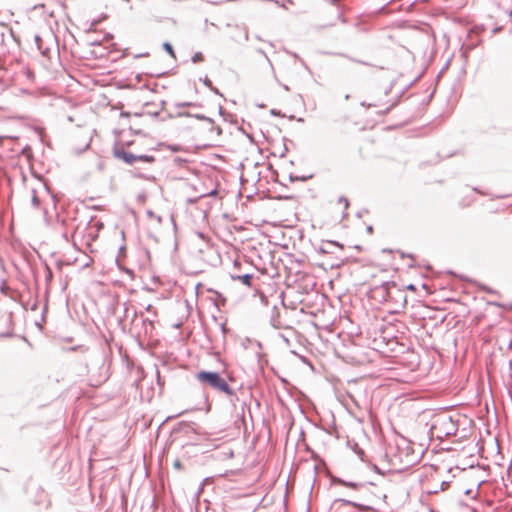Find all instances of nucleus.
<instances>
[{
	"label": "nucleus",
	"instance_id": "obj_13",
	"mask_svg": "<svg viewBox=\"0 0 512 512\" xmlns=\"http://www.w3.org/2000/svg\"><path fill=\"white\" fill-rule=\"evenodd\" d=\"M407 289L411 290V291H415L416 287L413 284H410V285L407 286Z\"/></svg>",
	"mask_w": 512,
	"mask_h": 512
},
{
	"label": "nucleus",
	"instance_id": "obj_6",
	"mask_svg": "<svg viewBox=\"0 0 512 512\" xmlns=\"http://www.w3.org/2000/svg\"><path fill=\"white\" fill-rule=\"evenodd\" d=\"M433 431L439 430L440 432H444V435L448 436L451 434H455L453 430V422L451 417H443L436 421V423L432 426Z\"/></svg>",
	"mask_w": 512,
	"mask_h": 512
},
{
	"label": "nucleus",
	"instance_id": "obj_15",
	"mask_svg": "<svg viewBox=\"0 0 512 512\" xmlns=\"http://www.w3.org/2000/svg\"><path fill=\"white\" fill-rule=\"evenodd\" d=\"M333 244H335L336 246H339L340 248H343L342 245H339V243H336V242H332Z\"/></svg>",
	"mask_w": 512,
	"mask_h": 512
},
{
	"label": "nucleus",
	"instance_id": "obj_8",
	"mask_svg": "<svg viewBox=\"0 0 512 512\" xmlns=\"http://www.w3.org/2000/svg\"><path fill=\"white\" fill-rule=\"evenodd\" d=\"M233 280L242 282L245 286L251 287L253 275L252 274H243V275H232Z\"/></svg>",
	"mask_w": 512,
	"mask_h": 512
},
{
	"label": "nucleus",
	"instance_id": "obj_18",
	"mask_svg": "<svg viewBox=\"0 0 512 512\" xmlns=\"http://www.w3.org/2000/svg\"><path fill=\"white\" fill-rule=\"evenodd\" d=\"M510 310H512V305L510 306Z\"/></svg>",
	"mask_w": 512,
	"mask_h": 512
},
{
	"label": "nucleus",
	"instance_id": "obj_2",
	"mask_svg": "<svg viewBox=\"0 0 512 512\" xmlns=\"http://www.w3.org/2000/svg\"><path fill=\"white\" fill-rule=\"evenodd\" d=\"M196 378L202 382L208 384L210 387L221 391L227 395H232L233 391L228 383L215 372L200 371L197 373Z\"/></svg>",
	"mask_w": 512,
	"mask_h": 512
},
{
	"label": "nucleus",
	"instance_id": "obj_17",
	"mask_svg": "<svg viewBox=\"0 0 512 512\" xmlns=\"http://www.w3.org/2000/svg\"><path fill=\"white\" fill-rule=\"evenodd\" d=\"M403 302H404L403 305H405L406 304V297H404Z\"/></svg>",
	"mask_w": 512,
	"mask_h": 512
},
{
	"label": "nucleus",
	"instance_id": "obj_11",
	"mask_svg": "<svg viewBox=\"0 0 512 512\" xmlns=\"http://www.w3.org/2000/svg\"><path fill=\"white\" fill-rule=\"evenodd\" d=\"M174 467H175L176 469H181V468H182V464H181V462H180L179 460H176V461L174 462Z\"/></svg>",
	"mask_w": 512,
	"mask_h": 512
},
{
	"label": "nucleus",
	"instance_id": "obj_3",
	"mask_svg": "<svg viewBox=\"0 0 512 512\" xmlns=\"http://www.w3.org/2000/svg\"><path fill=\"white\" fill-rule=\"evenodd\" d=\"M404 256L402 253L398 251H386L383 250L378 256H377V264L381 267H383L384 270H399L400 266L397 263L398 259H403Z\"/></svg>",
	"mask_w": 512,
	"mask_h": 512
},
{
	"label": "nucleus",
	"instance_id": "obj_12",
	"mask_svg": "<svg viewBox=\"0 0 512 512\" xmlns=\"http://www.w3.org/2000/svg\"><path fill=\"white\" fill-rule=\"evenodd\" d=\"M406 458H407V459H406V463H407V464H412V463H413L414 459H413V458H411V459H410V458H409V454H407V455H406Z\"/></svg>",
	"mask_w": 512,
	"mask_h": 512
},
{
	"label": "nucleus",
	"instance_id": "obj_1",
	"mask_svg": "<svg viewBox=\"0 0 512 512\" xmlns=\"http://www.w3.org/2000/svg\"><path fill=\"white\" fill-rule=\"evenodd\" d=\"M338 502L352 505L361 511H370L386 503V494L381 487L369 483L358 490L353 501L339 500Z\"/></svg>",
	"mask_w": 512,
	"mask_h": 512
},
{
	"label": "nucleus",
	"instance_id": "obj_4",
	"mask_svg": "<svg viewBox=\"0 0 512 512\" xmlns=\"http://www.w3.org/2000/svg\"><path fill=\"white\" fill-rule=\"evenodd\" d=\"M114 155L116 158L123 160L127 164H133L136 161H142L151 163L154 161L153 156H149L146 154H134V152L126 151L124 149H116L114 151Z\"/></svg>",
	"mask_w": 512,
	"mask_h": 512
},
{
	"label": "nucleus",
	"instance_id": "obj_7",
	"mask_svg": "<svg viewBox=\"0 0 512 512\" xmlns=\"http://www.w3.org/2000/svg\"><path fill=\"white\" fill-rule=\"evenodd\" d=\"M34 505L43 506L44 508L51 507V500L48 494L43 489H38L35 494Z\"/></svg>",
	"mask_w": 512,
	"mask_h": 512
},
{
	"label": "nucleus",
	"instance_id": "obj_5",
	"mask_svg": "<svg viewBox=\"0 0 512 512\" xmlns=\"http://www.w3.org/2000/svg\"><path fill=\"white\" fill-rule=\"evenodd\" d=\"M350 202L347 197L339 196L335 201H331V209L338 214L341 219L348 217Z\"/></svg>",
	"mask_w": 512,
	"mask_h": 512
},
{
	"label": "nucleus",
	"instance_id": "obj_10",
	"mask_svg": "<svg viewBox=\"0 0 512 512\" xmlns=\"http://www.w3.org/2000/svg\"><path fill=\"white\" fill-rule=\"evenodd\" d=\"M164 49L172 56V57H175V53H174V50L171 46V44L169 43H165L164 44Z\"/></svg>",
	"mask_w": 512,
	"mask_h": 512
},
{
	"label": "nucleus",
	"instance_id": "obj_16",
	"mask_svg": "<svg viewBox=\"0 0 512 512\" xmlns=\"http://www.w3.org/2000/svg\"><path fill=\"white\" fill-rule=\"evenodd\" d=\"M403 444L408 448V443L406 441H403Z\"/></svg>",
	"mask_w": 512,
	"mask_h": 512
},
{
	"label": "nucleus",
	"instance_id": "obj_9",
	"mask_svg": "<svg viewBox=\"0 0 512 512\" xmlns=\"http://www.w3.org/2000/svg\"><path fill=\"white\" fill-rule=\"evenodd\" d=\"M192 61L194 63H198V62H203L204 61V56L201 52H197L193 55L192 57Z\"/></svg>",
	"mask_w": 512,
	"mask_h": 512
},
{
	"label": "nucleus",
	"instance_id": "obj_14",
	"mask_svg": "<svg viewBox=\"0 0 512 512\" xmlns=\"http://www.w3.org/2000/svg\"><path fill=\"white\" fill-rule=\"evenodd\" d=\"M33 202L35 205H38V198L36 195L33 196Z\"/></svg>",
	"mask_w": 512,
	"mask_h": 512
}]
</instances>
